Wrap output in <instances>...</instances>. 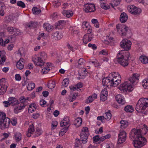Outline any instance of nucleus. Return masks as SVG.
Wrapping results in <instances>:
<instances>
[{"label": "nucleus", "mask_w": 148, "mask_h": 148, "mask_svg": "<svg viewBox=\"0 0 148 148\" xmlns=\"http://www.w3.org/2000/svg\"><path fill=\"white\" fill-rule=\"evenodd\" d=\"M148 131L147 126L145 124H140L136 129H133L130 133V137L135 139L133 143L135 148H140L144 145L147 142L146 139L142 136L145 134Z\"/></svg>", "instance_id": "f257e3e1"}, {"label": "nucleus", "mask_w": 148, "mask_h": 148, "mask_svg": "<svg viewBox=\"0 0 148 148\" xmlns=\"http://www.w3.org/2000/svg\"><path fill=\"white\" fill-rule=\"evenodd\" d=\"M121 77L117 72L110 73L107 77L102 79V84L104 86H116L121 82Z\"/></svg>", "instance_id": "f03ea898"}, {"label": "nucleus", "mask_w": 148, "mask_h": 148, "mask_svg": "<svg viewBox=\"0 0 148 148\" xmlns=\"http://www.w3.org/2000/svg\"><path fill=\"white\" fill-rule=\"evenodd\" d=\"M130 56V53L129 52L121 50L117 54L116 59L120 64L123 66H126L128 64Z\"/></svg>", "instance_id": "7ed1b4c3"}, {"label": "nucleus", "mask_w": 148, "mask_h": 148, "mask_svg": "<svg viewBox=\"0 0 148 148\" xmlns=\"http://www.w3.org/2000/svg\"><path fill=\"white\" fill-rule=\"evenodd\" d=\"M40 57L35 56L32 58V60L34 64L37 66L42 67L45 63V60L47 58L46 53L43 51L40 53Z\"/></svg>", "instance_id": "20e7f679"}, {"label": "nucleus", "mask_w": 148, "mask_h": 148, "mask_svg": "<svg viewBox=\"0 0 148 148\" xmlns=\"http://www.w3.org/2000/svg\"><path fill=\"white\" fill-rule=\"evenodd\" d=\"M148 107V99L146 98H140L138 101L136 107V110L138 113L141 112Z\"/></svg>", "instance_id": "39448f33"}, {"label": "nucleus", "mask_w": 148, "mask_h": 148, "mask_svg": "<svg viewBox=\"0 0 148 148\" xmlns=\"http://www.w3.org/2000/svg\"><path fill=\"white\" fill-rule=\"evenodd\" d=\"M0 128L4 130L8 128L10 124V119L6 117V114L4 112H0Z\"/></svg>", "instance_id": "423d86ee"}, {"label": "nucleus", "mask_w": 148, "mask_h": 148, "mask_svg": "<svg viewBox=\"0 0 148 148\" xmlns=\"http://www.w3.org/2000/svg\"><path fill=\"white\" fill-rule=\"evenodd\" d=\"M119 89L121 90L124 92L127 91L131 92L133 89L132 86L130 83H129V82H125L119 86Z\"/></svg>", "instance_id": "0eeeda50"}, {"label": "nucleus", "mask_w": 148, "mask_h": 148, "mask_svg": "<svg viewBox=\"0 0 148 148\" xmlns=\"http://www.w3.org/2000/svg\"><path fill=\"white\" fill-rule=\"evenodd\" d=\"M118 32L121 36H124L126 35L128 29V27L121 24H118L116 26Z\"/></svg>", "instance_id": "6e6552de"}, {"label": "nucleus", "mask_w": 148, "mask_h": 148, "mask_svg": "<svg viewBox=\"0 0 148 148\" xmlns=\"http://www.w3.org/2000/svg\"><path fill=\"white\" fill-rule=\"evenodd\" d=\"M131 44V41L126 39L123 40L120 43L121 47L126 51L130 49Z\"/></svg>", "instance_id": "1a4fd4ad"}, {"label": "nucleus", "mask_w": 148, "mask_h": 148, "mask_svg": "<svg viewBox=\"0 0 148 148\" xmlns=\"http://www.w3.org/2000/svg\"><path fill=\"white\" fill-rule=\"evenodd\" d=\"M88 132V129L86 127H84L82 132L80 134V136L82 143L83 144L86 143L87 142V134Z\"/></svg>", "instance_id": "9d476101"}, {"label": "nucleus", "mask_w": 148, "mask_h": 148, "mask_svg": "<svg viewBox=\"0 0 148 148\" xmlns=\"http://www.w3.org/2000/svg\"><path fill=\"white\" fill-rule=\"evenodd\" d=\"M119 138L118 143L121 144L124 142L126 139V133L123 131H120V133L118 134Z\"/></svg>", "instance_id": "9b49d317"}, {"label": "nucleus", "mask_w": 148, "mask_h": 148, "mask_svg": "<svg viewBox=\"0 0 148 148\" xmlns=\"http://www.w3.org/2000/svg\"><path fill=\"white\" fill-rule=\"evenodd\" d=\"M127 9L130 12L134 15L138 14L141 12L140 8L136 7L133 5L128 6Z\"/></svg>", "instance_id": "f8f14e48"}, {"label": "nucleus", "mask_w": 148, "mask_h": 148, "mask_svg": "<svg viewBox=\"0 0 148 148\" xmlns=\"http://www.w3.org/2000/svg\"><path fill=\"white\" fill-rule=\"evenodd\" d=\"M84 9L86 12H93L95 10V6L94 4H92L85 5Z\"/></svg>", "instance_id": "ddd939ff"}, {"label": "nucleus", "mask_w": 148, "mask_h": 148, "mask_svg": "<svg viewBox=\"0 0 148 148\" xmlns=\"http://www.w3.org/2000/svg\"><path fill=\"white\" fill-rule=\"evenodd\" d=\"M93 38V35L91 33H88L85 35L83 39V42L86 45L88 42L91 41Z\"/></svg>", "instance_id": "4468645a"}, {"label": "nucleus", "mask_w": 148, "mask_h": 148, "mask_svg": "<svg viewBox=\"0 0 148 148\" xmlns=\"http://www.w3.org/2000/svg\"><path fill=\"white\" fill-rule=\"evenodd\" d=\"M139 75L137 73L134 74L133 75L129 78V81L134 84H136L138 81Z\"/></svg>", "instance_id": "2eb2a0df"}, {"label": "nucleus", "mask_w": 148, "mask_h": 148, "mask_svg": "<svg viewBox=\"0 0 148 148\" xmlns=\"http://www.w3.org/2000/svg\"><path fill=\"white\" fill-rule=\"evenodd\" d=\"M115 98L116 100L119 104L124 105L126 103L125 98L121 95L119 94L117 95L116 96Z\"/></svg>", "instance_id": "dca6fc26"}, {"label": "nucleus", "mask_w": 148, "mask_h": 148, "mask_svg": "<svg viewBox=\"0 0 148 148\" xmlns=\"http://www.w3.org/2000/svg\"><path fill=\"white\" fill-rule=\"evenodd\" d=\"M8 86L4 82H2L0 80V94L3 95L7 90Z\"/></svg>", "instance_id": "f3484780"}, {"label": "nucleus", "mask_w": 148, "mask_h": 148, "mask_svg": "<svg viewBox=\"0 0 148 148\" xmlns=\"http://www.w3.org/2000/svg\"><path fill=\"white\" fill-rule=\"evenodd\" d=\"M38 26V24L37 22L31 21L29 23L25 24V27L27 29H33L36 28Z\"/></svg>", "instance_id": "a211bd4d"}, {"label": "nucleus", "mask_w": 148, "mask_h": 148, "mask_svg": "<svg viewBox=\"0 0 148 148\" xmlns=\"http://www.w3.org/2000/svg\"><path fill=\"white\" fill-rule=\"evenodd\" d=\"M17 105V106L14 108V112L16 114L20 112L21 110L24 108L26 105V104H21L18 103Z\"/></svg>", "instance_id": "6ab92c4d"}, {"label": "nucleus", "mask_w": 148, "mask_h": 148, "mask_svg": "<svg viewBox=\"0 0 148 148\" xmlns=\"http://www.w3.org/2000/svg\"><path fill=\"white\" fill-rule=\"evenodd\" d=\"M69 121V118L67 117L64 118L63 120L61 121L60 125L61 127L66 126L65 127H69L70 125Z\"/></svg>", "instance_id": "aec40b11"}, {"label": "nucleus", "mask_w": 148, "mask_h": 148, "mask_svg": "<svg viewBox=\"0 0 148 148\" xmlns=\"http://www.w3.org/2000/svg\"><path fill=\"white\" fill-rule=\"evenodd\" d=\"M128 18V16L127 14L125 12L121 13L119 19L120 21L122 23L126 22Z\"/></svg>", "instance_id": "412c9836"}, {"label": "nucleus", "mask_w": 148, "mask_h": 148, "mask_svg": "<svg viewBox=\"0 0 148 148\" xmlns=\"http://www.w3.org/2000/svg\"><path fill=\"white\" fill-rule=\"evenodd\" d=\"M24 59L23 58H21L17 62L16 66L17 68L20 70L22 69L24 67Z\"/></svg>", "instance_id": "4be33fe9"}, {"label": "nucleus", "mask_w": 148, "mask_h": 148, "mask_svg": "<svg viewBox=\"0 0 148 148\" xmlns=\"http://www.w3.org/2000/svg\"><path fill=\"white\" fill-rule=\"evenodd\" d=\"M82 24L83 27L84 28H85V29L87 30V32L91 33L92 32L91 28L88 23L84 21L83 22Z\"/></svg>", "instance_id": "5701e85b"}, {"label": "nucleus", "mask_w": 148, "mask_h": 148, "mask_svg": "<svg viewBox=\"0 0 148 148\" xmlns=\"http://www.w3.org/2000/svg\"><path fill=\"white\" fill-rule=\"evenodd\" d=\"M8 101H10V105L12 106L16 105L18 103L17 99L13 97H10L8 98Z\"/></svg>", "instance_id": "b1692460"}, {"label": "nucleus", "mask_w": 148, "mask_h": 148, "mask_svg": "<svg viewBox=\"0 0 148 148\" xmlns=\"http://www.w3.org/2000/svg\"><path fill=\"white\" fill-rule=\"evenodd\" d=\"M62 13L63 15L66 16L67 18H70L73 15V13L71 10H64Z\"/></svg>", "instance_id": "393cba45"}, {"label": "nucleus", "mask_w": 148, "mask_h": 148, "mask_svg": "<svg viewBox=\"0 0 148 148\" xmlns=\"http://www.w3.org/2000/svg\"><path fill=\"white\" fill-rule=\"evenodd\" d=\"M14 138L16 142L17 143H18L22 140V134L20 132H16L14 134Z\"/></svg>", "instance_id": "a878e982"}, {"label": "nucleus", "mask_w": 148, "mask_h": 148, "mask_svg": "<svg viewBox=\"0 0 148 148\" xmlns=\"http://www.w3.org/2000/svg\"><path fill=\"white\" fill-rule=\"evenodd\" d=\"M52 36L55 39L60 40L63 37L62 33L59 32L58 31H56L54 32L52 34Z\"/></svg>", "instance_id": "bb28decb"}, {"label": "nucleus", "mask_w": 148, "mask_h": 148, "mask_svg": "<svg viewBox=\"0 0 148 148\" xmlns=\"http://www.w3.org/2000/svg\"><path fill=\"white\" fill-rule=\"evenodd\" d=\"M65 22L64 20H60L58 21V23L56 25V29H60L63 28V26L65 25Z\"/></svg>", "instance_id": "cd10ccee"}, {"label": "nucleus", "mask_w": 148, "mask_h": 148, "mask_svg": "<svg viewBox=\"0 0 148 148\" xmlns=\"http://www.w3.org/2000/svg\"><path fill=\"white\" fill-rule=\"evenodd\" d=\"M65 22L64 20H60L58 21V23L56 25V29H60L63 28V26L65 25Z\"/></svg>", "instance_id": "c85d7f7f"}, {"label": "nucleus", "mask_w": 148, "mask_h": 148, "mask_svg": "<svg viewBox=\"0 0 148 148\" xmlns=\"http://www.w3.org/2000/svg\"><path fill=\"white\" fill-rule=\"evenodd\" d=\"M34 131V128L33 125L32 124L30 125L28 129V131L27 134H26L27 136L28 137H30L31 136V134H32Z\"/></svg>", "instance_id": "c756f323"}, {"label": "nucleus", "mask_w": 148, "mask_h": 148, "mask_svg": "<svg viewBox=\"0 0 148 148\" xmlns=\"http://www.w3.org/2000/svg\"><path fill=\"white\" fill-rule=\"evenodd\" d=\"M82 122V119L81 118L78 117L74 120V124L77 127H78L81 125Z\"/></svg>", "instance_id": "7c9ffc66"}, {"label": "nucleus", "mask_w": 148, "mask_h": 148, "mask_svg": "<svg viewBox=\"0 0 148 148\" xmlns=\"http://www.w3.org/2000/svg\"><path fill=\"white\" fill-rule=\"evenodd\" d=\"M37 106L35 103L30 104L29 107V112L30 113H32L36 110Z\"/></svg>", "instance_id": "2f4dec72"}, {"label": "nucleus", "mask_w": 148, "mask_h": 148, "mask_svg": "<svg viewBox=\"0 0 148 148\" xmlns=\"http://www.w3.org/2000/svg\"><path fill=\"white\" fill-rule=\"evenodd\" d=\"M124 110L127 112L131 113L134 110L133 107L131 105H127L124 108Z\"/></svg>", "instance_id": "473e14b6"}, {"label": "nucleus", "mask_w": 148, "mask_h": 148, "mask_svg": "<svg viewBox=\"0 0 148 148\" xmlns=\"http://www.w3.org/2000/svg\"><path fill=\"white\" fill-rule=\"evenodd\" d=\"M140 60L143 64H145L148 63V58L145 56H141L140 58Z\"/></svg>", "instance_id": "72a5a7b5"}, {"label": "nucleus", "mask_w": 148, "mask_h": 148, "mask_svg": "<svg viewBox=\"0 0 148 148\" xmlns=\"http://www.w3.org/2000/svg\"><path fill=\"white\" fill-rule=\"evenodd\" d=\"M121 125H120V128L121 129H123L126 128L128 125V122L126 121L122 120L120 122Z\"/></svg>", "instance_id": "f704fd0d"}, {"label": "nucleus", "mask_w": 148, "mask_h": 148, "mask_svg": "<svg viewBox=\"0 0 148 148\" xmlns=\"http://www.w3.org/2000/svg\"><path fill=\"white\" fill-rule=\"evenodd\" d=\"M43 26L44 29L47 31H49L51 28V25L47 23H44Z\"/></svg>", "instance_id": "c9c22d12"}, {"label": "nucleus", "mask_w": 148, "mask_h": 148, "mask_svg": "<svg viewBox=\"0 0 148 148\" xmlns=\"http://www.w3.org/2000/svg\"><path fill=\"white\" fill-rule=\"evenodd\" d=\"M22 33V32L18 28H15L14 30L13 31V34L16 36H18L21 35Z\"/></svg>", "instance_id": "e433bc0d"}, {"label": "nucleus", "mask_w": 148, "mask_h": 148, "mask_svg": "<svg viewBox=\"0 0 148 148\" xmlns=\"http://www.w3.org/2000/svg\"><path fill=\"white\" fill-rule=\"evenodd\" d=\"M10 42V40L8 39H7L5 41H3V38L0 37V45L4 46L6 44Z\"/></svg>", "instance_id": "4c0bfd02"}, {"label": "nucleus", "mask_w": 148, "mask_h": 148, "mask_svg": "<svg viewBox=\"0 0 148 148\" xmlns=\"http://www.w3.org/2000/svg\"><path fill=\"white\" fill-rule=\"evenodd\" d=\"M110 112V111H109L108 112H106L105 115L104 116V118L107 121H109L111 118L112 114Z\"/></svg>", "instance_id": "58836bf2"}, {"label": "nucleus", "mask_w": 148, "mask_h": 148, "mask_svg": "<svg viewBox=\"0 0 148 148\" xmlns=\"http://www.w3.org/2000/svg\"><path fill=\"white\" fill-rule=\"evenodd\" d=\"M78 95V93H74L71 96L69 97V99L70 102H71L75 100Z\"/></svg>", "instance_id": "ea45409f"}, {"label": "nucleus", "mask_w": 148, "mask_h": 148, "mask_svg": "<svg viewBox=\"0 0 148 148\" xmlns=\"http://www.w3.org/2000/svg\"><path fill=\"white\" fill-rule=\"evenodd\" d=\"M121 0H113L112 3H111V6L114 8V6H117L118 5L121 1Z\"/></svg>", "instance_id": "a19ab883"}, {"label": "nucleus", "mask_w": 148, "mask_h": 148, "mask_svg": "<svg viewBox=\"0 0 148 148\" xmlns=\"http://www.w3.org/2000/svg\"><path fill=\"white\" fill-rule=\"evenodd\" d=\"M32 11L34 14H38L40 13L41 10L36 7H34L32 9Z\"/></svg>", "instance_id": "79ce46f5"}, {"label": "nucleus", "mask_w": 148, "mask_h": 148, "mask_svg": "<svg viewBox=\"0 0 148 148\" xmlns=\"http://www.w3.org/2000/svg\"><path fill=\"white\" fill-rule=\"evenodd\" d=\"M50 70L49 66L44 67L42 70L41 73L42 74H46Z\"/></svg>", "instance_id": "37998d69"}, {"label": "nucleus", "mask_w": 148, "mask_h": 148, "mask_svg": "<svg viewBox=\"0 0 148 148\" xmlns=\"http://www.w3.org/2000/svg\"><path fill=\"white\" fill-rule=\"evenodd\" d=\"M35 84L34 83H31L29 84L27 86V89L29 90H31L35 87Z\"/></svg>", "instance_id": "c03bdc74"}, {"label": "nucleus", "mask_w": 148, "mask_h": 148, "mask_svg": "<svg viewBox=\"0 0 148 148\" xmlns=\"http://www.w3.org/2000/svg\"><path fill=\"white\" fill-rule=\"evenodd\" d=\"M69 83V79L68 78H65L62 82V85L64 87H66L68 86Z\"/></svg>", "instance_id": "a18cd8bd"}, {"label": "nucleus", "mask_w": 148, "mask_h": 148, "mask_svg": "<svg viewBox=\"0 0 148 148\" xmlns=\"http://www.w3.org/2000/svg\"><path fill=\"white\" fill-rule=\"evenodd\" d=\"M55 85V82L53 81L49 82L48 84V88L51 89H52L54 88Z\"/></svg>", "instance_id": "49530a36"}, {"label": "nucleus", "mask_w": 148, "mask_h": 148, "mask_svg": "<svg viewBox=\"0 0 148 148\" xmlns=\"http://www.w3.org/2000/svg\"><path fill=\"white\" fill-rule=\"evenodd\" d=\"M10 121L12 125L15 126L17 123V119L15 117H13L10 120Z\"/></svg>", "instance_id": "de8ad7c7"}, {"label": "nucleus", "mask_w": 148, "mask_h": 148, "mask_svg": "<svg viewBox=\"0 0 148 148\" xmlns=\"http://www.w3.org/2000/svg\"><path fill=\"white\" fill-rule=\"evenodd\" d=\"M17 5L22 8H24L25 7V5L24 2L22 1H18L16 3Z\"/></svg>", "instance_id": "09e8293b"}, {"label": "nucleus", "mask_w": 148, "mask_h": 148, "mask_svg": "<svg viewBox=\"0 0 148 148\" xmlns=\"http://www.w3.org/2000/svg\"><path fill=\"white\" fill-rule=\"evenodd\" d=\"M69 31L71 34L73 35L74 34H76L78 33V31L74 29L72 27H70L69 28Z\"/></svg>", "instance_id": "8fccbe9b"}, {"label": "nucleus", "mask_w": 148, "mask_h": 148, "mask_svg": "<svg viewBox=\"0 0 148 148\" xmlns=\"http://www.w3.org/2000/svg\"><path fill=\"white\" fill-rule=\"evenodd\" d=\"M15 27L11 26L8 27L7 28V30L8 32L11 34H13V31L14 30Z\"/></svg>", "instance_id": "3c124183"}, {"label": "nucleus", "mask_w": 148, "mask_h": 148, "mask_svg": "<svg viewBox=\"0 0 148 148\" xmlns=\"http://www.w3.org/2000/svg\"><path fill=\"white\" fill-rule=\"evenodd\" d=\"M13 21L12 17L10 15L8 16L5 17V21L6 23L11 22Z\"/></svg>", "instance_id": "603ef678"}, {"label": "nucleus", "mask_w": 148, "mask_h": 148, "mask_svg": "<svg viewBox=\"0 0 148 148\" xmlns=\"http://www.w3.org/2000/svg\"><path fill=\"white\" fill-rule=\"evenodd\" d=\"M142 85L145 88H146L148 86V79H144L142 82Z\"/></svg>", "instance_id": "864d4df0"}, {"label": "nucleus", "mask_w": 148, "mask_h": 148, "mask_svg": "<svg viewBox=\"0 0 148 148\" xmlns=\"http://www.w3.org/2000/svg\"><path fill=\"white\" fill-rule=\"evenodd\" d=\"M81 143L79 139L76 138L75 139V147L77 148L79 147Z\"/></svg>", "instance_id": "5fc2aeb1"}, {"label": "nucleus", "mask_w": 148, "mask_h": 148, "mask_svg": "<svg viewBox=\"0 0 148 148\" xmlns=\"http://www.w3.org/2000/svg\"><path fill=\"white\" fill-rule=\"evenodd\" d=\"M36 133L34 135V137H36L38 136L41 134V130L39 128H37L36 129Z\"/></svg>", "instance_id": "6e6d98bb"}, {"label": "nucleus", "mask_w": 148, "mask_h": 148, "mask_svg": "<svg viewBox=\"0 0 148 148\" xmlns=\"http://www.w3.org/2000/svg\"><path fill=\"white\" fill-rule=\"evenodd\" d=\"M20 101V104H25L26 103V99L25 97H21L19 99Z\"/></svg>", "instance_id": "4d7b16f0"}, {"label": "nucleus", "mask_w": 148, "mask_h": 148, "mask_svg": "<svg viewBox=\"0 0 148 148\" xmlns=\"http://www.w3.org/2000/svg\"><path fill=\"white\" fill-rule=\"evenodd\" d=\"M93 140L94 142H98L99 143V136L96 135L93 137Z\"/></svg>", "instance_id": "13d9d810"}, {"label": "nucleus", "mask_w": 148, "mask_h": 148, "mask_svg": "<svg viewBox=\"0 0 148 148\" xmlns=\"http://www.w3.org/2000/svg\"><path fill=\"white\" fill-rule=\"evenodd\" d=\"M90 64H93L95 67H98L99 65V64L97 61H90L89 62Z\"/></svg>", "instance_id": "bf43d9fd"}, {"label": "nucleus", "mask_w": 148, "mask_h": 148, "mask_svg": "<svg viewBox=\"0 0 148 148\" xmlns=\"http://www.w3.org/2000/svg\"><path fill=\"white\" fill-rule=\"evenodd\" d=\"M101 94L103 95L106 96H108V93L107 91V89L106 88H104V89L102 90L101 93Z\"/></svg>", "instance_id": "052dcab7"}, {"label": "nucleus", "mask_w": 148, "mask_h": 148, "mask_svg": "<svg viewBox=\"0 0 148 148\" xmlns=\"http://www.w3.org/2000/svg\"><path fill=\"white\" fill-rule=\"evenodd\" d=\"M69 127H64L61 130V134L62 136L65 134L67 132Z\"/></svg>", "instance_id": "680f3d73"}, {"label": "nucleus", "mask_w": 148, "mask_h": 148, "mask_svg": "<svg viewBox=\"0 0 148 148\" xmlns=\"http://www.w3.org/2000/svg\"><path fill=\"white\" fill-rule=\"evenodd\" d=\"M107 96H105V95L100 94V100L102 101H105L107 99Z\"/></svg>", "instance_id": "e2e57ef3"}, {"label": "nucleus", "mask_w": 148, "mask_h": 148, "mask_svg": "<svg viewBox=\"0 0 148 148\" xmlns=\"http://www.w3.org/2000/svg\"><path fill=\"white\" fill-rule=\"evenodd\" d=\"M88 46L90 47H91L94 50L96 49H97V46L95 44H92L91 43H89L88 44Z\"/></svg>", "instance_id": "0e129e2a"}, {"label": "nucleus", "mask_w": 148, "mask_h": 148, "mask_svg": "<svg viewBox=\"0 0 148 148\" xmlns=\"http://www.w3.org/2000/svg\"><path fill=\"white\" fill-rule=\"evenodd\" d=\"M94 99L92 96H90L87 99V102L88 103H90L93 101Z\"/></svg>", "instance_id": "69168bd1"}, {"label": "nucleus", "mask_w": 148, "mask_h": 148, "mask_svg": "<svg viewBox=\"0 0 148 148\" xmlns=\"http://www.w3.org/2000/svg\"><path fill=\"white\" fill-rule=\"evenodd\" d=\"M106 3H101L100 6L101 8L105 10L108 9L109 8V6L107 7L105 5Z\"/></svg>", "instance_id": "338daca9"}, {"label": "nucleus", "mask_w": 148, "mask_h": 148, "mask_svg": "<svg viewBox=\"0 0 148 148\" xmlns=\"http://www.w3.org/2000/svg\"><path fill=\"white\" fill-rule=\"evenodd\" d=\"M15 78L16 80L19 81L21 79V77L19 74H16L15 75Z\"/></svg>", "instance_id": "774afa93"}]
</instances>
